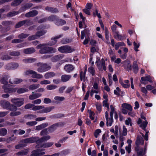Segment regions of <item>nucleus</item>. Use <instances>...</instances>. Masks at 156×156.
<instances>
[{"label":"nucleus","instance_id":"29","mask_svg":"<svg viewBox=\"0 0 156 156\" xmlns=\"http://www.w3.org/2000/svg\"><path fill=\"white\" fill-rule=\"evenodd\" d=\"M66 21L60 19L59 20L58 18L57 20L55 23V24L57 26H62L66 24Z\"/></svg>","mask_w":156,"mask_h":156},{"label":"nucleus","instance_id":"13","mask_svg":"<svg viewBox=\"0 0 156 156\" xmlns=\"http://www.w3.org/2000/svg\"><path fill=\"white\" fill-rule=\"evenodd\" d=\"M146 81H147L150 82H152V79L150 76L147 75L145 77H142L141 78L140 82L141 83L143 84H146L145 82Z\"/></svg>","mask_w":156,"mask_h":156},{"label":"nucleus","instance_id":"35","mask_svg":"<svg viewBox=\"0 0 156 156\" xmlns=\"http://www.w3.org/2000/svg\"><path fill=\"white\" fill-rule=\"evenodd\" d=\"M36 115L33 114H27L25 115L24 118L29 120L34 119L36 118Z\"/></svg>","mask_w":156,"mask_h":156},{"label":"nucleus","instance_id":"27","mask_svg":"<svg viewBox=\"0 0 156 156\" xmlns=\"http://www.w3.org/2000/svg\"><path fill=\"white\" fill-rule=\"evenodd\" d=\"M35 51V49L33 48H30L25 49L24 52L26 54H31Z\"/></svg>","mask_w":156,"mask_h":156},{"label":"nucleus","instance_id":"8","mask_svg":"<svg viewBox=\"0 0 156 156\" xmlns=\"http://www.w3.org/2000/svg\"><path fill=\"white\" fill-rule=\"evenodd\" d=\"M36 138L35 137H32L23 140L21 141V142L22 143H24L25 144H30L34 143L35 142H36Z\"/></svg>","mask_w":156,"mask_h":156},{"label":"nucleus","instance_id":"28","mask_svg":"<svg viewBox=\"0 0 156 156\" xmlns=\"http://www.w3.org/2000/svg\"><path fill=\"white\" fill-rule=\"evenodd\" d=\"M45 9L48 12H50L52 13H56L58 12L57 9L53 8L51 7L47 6L46 7Z\"/></svg>","mask_w":156,"mask_h":156},{"label":"nucleus","instance_id":"14","mask_svg":"<svg viewBox=\"0 0 156 156\" xmlns=\"http://www.w3.org/2000/svg\"><path fill=\"white\" fill-rule=\"evenodd\" d=\"M29 148H27L21 150V151L16 153V154L17 156H23L27 154L30 151Z\"/></svg>","mask_w":156,"mask_h":156},{"label":"nucleus","instance_id":"25","mask_svg":"<svg viewBox=\"0 0 156 156\" xmlns=\"http://www.w3.org/2000/svg\"><path fill=\"white\" fill-rule=\"evenodd\" d=\"M48 126L47 123H44L36 127V130H39L47 127Z\"/></svg>","mask_w":156,"mask_h":156},{"label":"nucleus","instance_id":"3","mask_svg":"<svg viewBox=\"0 0 156 156\" xmlns=\"http://www.w3.org/2000/svg\"><path fill=\"white\" fill-rule=\"evenodd\" d=\"M47 32L46 30H41L36 32L35 34L27 38L29 41L37 39L41 36L44 35Z\"/></svg>","mask_w":156,"mask_h":156},{"label":"nucleus","instance_id":"40","mask_svg":"<svg viewBox=\"0 0 156 156\" xmlns=\"http://www.w3.org/2000/svg\"><path fill=\"white\" fill-rule=\"evenodd\" d=\"M8 109L11 111H16L17 110V107L14 104L12 105L10 104V105L9 106Z\"/></svg>","mask_w":156,"mask_h":156},{"label":"nucleus","instance_id":"45","mask_svg":"<svg viewBox=\"0 0 156 156\" xmlns=\"http://www.w3.org/2000/svg\"><path fill=\"white\" fill-rule=\"evenodd\" d=\"M21 114V112L20 111H13L11 112L10 114V116H14L19 115Z\"/></svg>","mask_w":156,"mask_h":156},{"label":"nucleus","instance_id":"37","mask_svg":"<svg viewBox=\"0 0 156 156\" xmlns=\"http://www.w3.org/2000/svg\"><path fill=\"white\" fill-rule=\"evenodd\" d=\"M28 90L25 88H20L17 89V92L18 93L20 94L27 92Z\"/></svg>","mask_w":156,"mask_h":156},{"label":"nucleus","instance_id":"20","mask_svg":"<svg viewBox=\"0 0 156 156\" xmlns=\"http://www.w3.org/2000/svg\"><path fill=\"white\" fill-rule=\"evenodd\" d=\"M51 138L50 136H49L48 135L46 136H44L40 139H39L38 140H37L36 141V143L38 144L40 143H41L43 142H44L46 141L49 139H50Z\"/></svg>","mask_w":156,"mask_h":156},{"label":"nucleus","instance_id":"6","mask_svg":"<svg viewBox=\"0 0 156 156\" xmlns=\"http://www.w3.org/2000/svg\"><path fill=\"white\" fill-rule=\"evenodd\" d=\"M41 110L38 111L37 112L39 113H46L50 112L52 109L54 108V106H49L45 107L42 106Z\"/></svg>","mask_w":156,"mask_h":156},{"label":"nucleus","instance_id":"10","mask_svg":"<svg viewBox=\"0 0 156 156\" xmlns=\"http://www.w3.org/2000/svg\"><path fill=\"white\" fill-rule=\"evenodd\" d=\"M22 79L17 78H12L9 79V82L12 84H16L22 82Z\"/></svg>","mask_w":156,"mask_h":156},{"label":"nucleus","instance_id":"23","mask_svg":"<svg viewBox=\"0 0 156 156\" xmlns=\"http://www.w3.org/2000/svg\"><path fill=\"white\" fill-rule=\"evenodd\" d=\"M33 4L31 3H26L21 8L22 11H24L27 9L31 7Z\"/></svg>","mask_w":156,"mask_h":156},{"label":"nucleus","instance_id":"39","mask_svg":"<svg viewBox=\"0 0 156 156\" xmlns=\"http://www.w3.org/2000/svg\"><path fill=\"white\" fill-rule=\"evenodd\" d=\"M7 130L6 129L3 128L0 129V136H4L7 134Z\"/></svg>","mask_w":156,"mask_h":156},{"label":"nucleus","instance_id":"24","mask_svg":"<svg viewBox=\"0 0 156 156\" xmlns=\"http://www.w3.org/2000/svg\"><path fill=\"white\" fill-rule=\"evenodd\" d=\"M42 94L40 93H35L31 94L29 96V99L31 100H34L40 97Z\"/></svg>","mask_w":156,"mask_h":156},{"label":"nucleus","instance_id":"34","mask_svg":"<svg viewBox=\"0 0 156 156\" xmlns=\"http://www.w3.org/2000/svg\"><path fill=\"white\" fill-rule=\"evenodd\" d=\"M122 106L124 109H126L130 111H131L132 110L131 106L129 104L124 103L122 105Z\"/></svg>","mask_w":156,"mask_h":156},{"label":"nucleus","instance_id":"31","mask_svg":"<svg viewBox=\"0 0 156 156\" xmlns=\"http://www.w3.org/2000/svg\"><path fill=\"white\" fill-rule=\"evenodd\" d=\"M23 0H15L11 3V5L13 6H16L19 5Z\"/></svg>","mask_w":156,"mask_h":156},{"label":"nucleus","instance_id":"64","mask_svg":"<svg viewBox=\"0 0 156 156\" xmlns=\"http://www.w3.org/2000/svg\"><path fill=\"white\" fill-rule=\"evenodd\" d=\"M34 105L33 104H31L29 103L26 105L25 106L24 108L25 109H29V108H31L33 107Z\"/></svg>","mask_w":156,"mask_h":156},{"label":"nucleus","instance_id":"30","mask_svg":"<svg viewBox=\"0 0 156 156\" xmlns=\"http://www.w3.org/2000/svg\"><path fill=\"white\" fill-rule=\"evenodd\" d=\"M133 67L134 72L135 73H136L138 71V67L136 61H134L133 62Z\"/></svg>","mask_w":156,"mask_h":156},{"label":"nucleus","instance_id":"16","mask_svg":"<svg viewBox=\"0 0 156 156\" xmlns=\"http://www.w3.org/2000/svg\"><path fill=\"white\" fill-rule=\"evenodd\" d=\"M53 144V143L52 142H47L39 146L38 145H37L36 146L35 148H37L39 147L44 148H48L51 147Z\"/></svg>","mask_w":156,"mask_h":156},{"label":"nucleus","instance_id":"49","mask_svg":"<svg viewBox=\"0 0 156 156\" xmlns=\"http://www.w3.org/2000/svg\"><path fill=\"white\" fill-rule=\"evenodd\" d=\"M88 71L92 76L95 75V70L93 67L91 66L89 67L88 69Z\"/></svg>","mask_w":156,"mask_h":156},{"label":"nucleus","instance_id":"42","mask_svg":"<svg viewBox=\"0 0 156 156\" xmlns=\"http://www.w3.org/2000/svg\"><path fill=\"white\" fill-rule=\"evenodd\" d=\"M24 24H25V23H24V20L20 21L18 22V23H17L16 24L15 26V28H19Z\"/></svg>","mask_w":156,"mask_h":156},{"label":"nucleus","instance_id":"54","mask_svg":"<svg viewBox=\"0 0 156 156\" xmlns=\"http://www.w3.org/2000/svg\"><path fill=\"white\" fill-rule=\"evenodd\" d=\"M107 122L106 125L107 126H108V125H109L110 126H111L112 122H113V118H110L108 119V118L106 119Z\"/></svg>","mask_w":156,"mask_h":156},{"label":"nucleus","instance_id":"52","mask_svg":"<svg viewBox=\"0 0 156 156\" xmlns=\"http://www.w3.org/2000/svg\"><path fill=\"white\" fill-rule=\"evenodd\" d=\"M16 138V136H14V135H12L11 136L7 139V142H10L12 141L15 140Z\"/></svg>","mask_w":156,"mask_h":156},{"label":"nucleus","instance_id":"53","mask_svg":"<svg viewBox=\"0 0 156 156\" xmlns=\"http://www.w3.org/2000/svg\"><path fill=\"white\" fill-rule=\"evenodd\" d=\"M12 69H17L19 66L18 63L16 62L11 63Z\"/></svg>","mask_w":156,"mask_h":156},{"label":"nucleus","instance_id":"21","mask_svg":"<svg viewBox=\"0 0 156 156\" xmlns=\"http://www.w3.org/2000/svg\"><path fill=\"white\" fill-rule=\"evenodd\" d=\"M144 143V140L143 138L141 136H138L136 142V145H138L140 144H143Z\"/></svg>","mask_w":156,"mask_h":156},{"label":"nucleus","instance_id":"56","mask_svg":"<svg viewBox=\"0 0 156 156\" xmlns=\"http://www.w3.org/2000/svg\"><path fill=\"white\" fill-rule=\"evenodd\" d=\"M65 98L63 97L55 96L54 97V99L56 101H62L65 100Z\"/></svg>","mask_w":156,"mask_h":156},{"label":"nucleus","instance_id":"41","mask_svg":"<svg viewBox=\"0 0 156 156\" xmlns=\"http://www.w3.org/2000/svg\"><path fill=\"white\" fill-rule=\"evenodd\" d=\"M125 66L129 70L132 69L131 65L130 64V62L129 61H126L125 62Z\"/></svg>","mask_w":156,"mask_h":156},{"label":"nucleus","instance_id":"36","mask_svg":"<svg viewBox=\"0 0 156 156\" xmlns=\"http://www.w3.org/2000/svg\"><path fill=\"white\" fill-rule=\"evenodd\" d=\"M46 18L47 20L50 21H56L57 19H58V17L56 16L52 15Z\"/></svg>","mask_w":156,"mask_h":156},{"label":"nucleus","instance_id":"38","mask_svg":"<svg viewBox=\"0 0 156 156\" xmlns=\"http://www.w3.org/2000/svg\"><path fill=\"white\" fill-rule=\"evenodd\" d=\"M19 12L18 11H13L9 12L6 15L8 17H10L18 14Z\"/></svg>","mask_w":156,"mask_h":156},{"label":"nucleus","instance_id":"51","mask_svg":"<svg viewBox=\"0 0 156 156\" xmlns=\"http://www.w3.org/2000/svg\"><path fill=\"white\" fill-rule=\"evenodd\" d=\"M25 26H28L33 24V23L32 21L29 20H24Z\"/></svg>","mask_w":156,"mask_h":156},{"label":"nucleus","instance_id":"50","mask_svg":"<svg viewBox=\"0 0 156 156\" xmlns=\"http://www.w3.org/2000/svg\"><path fill=\"white\" fill-rule=\"evenodd\" d=\"M62 58V57L60 55H56L53 57L51 58V60L53 62H55Z\"/></svg>","mask_w":156,"mask_h":156},{"label":"nucleus","instance_id":"33","mask_svg":"<svg viewBox=\"0 0 156 156\" xmlns=\"http://www.w3.org/2000/svg\"><path fill=\"white\" fill-rule=\"evenodd\" d=\"M39 87L40 85L39 84H33L30 85L28 88L30 90H33L39 88Z\"/></svg>","mask_w":156,"mask_h":156},{"label":"nucleus","instance_id":"61","mask_svg":"<svg viewBox=\"0 0 156 156\" xmlns=\"http://www.w3.org/2000/svg\"><path fill=\"white\" fill-rule=\"evenodd\" d=\"M51 83L50 81L48 80H45L41 81L40 82V84L41 85L49 84Z\"/></svg>","mask_w":156,"mask_h":156},{"label":"nucleus","instance_id":"4","mask_svg":"<svg viewBox=\"0 0 156 156\" xmlns=\"http://www.w3.org/2000/svg\"><path fill=\"white\" fill-rule=\"evenodd\" d=\"M58 50L61 53H71L75 50L69 46L65 45L59 47Z\"/></svg>","mask_w":156,"mask_h":156},{"label":"nucleus","instance_id":"26","mask_svg":"<svg viewBox=\"0 0 156 156\" xmlns=\"http://www.w3.org/2000/svg\"><path fill=\"white\" fill-rule=\"evenodd\" d=\"M55 76V74L53 72H49L46 73L44 75V77L46 79H48Z\"/></svg>","mask_w":156,"mask_h":156},{"label":"nucleus","instance_id":"44","mask_svg":"<svg viewBox=\"0 0 156 156\" xmlns=\"http://www.w3.org/2000/svg\"><path fill=\"white\" fill-rule=\"evenodd\" d=\"M57 87V86L53 84H50L47 86L46 88L48 90H54Z\"/></svg>","mask_w":156,"mask_h":156},{"label":"nucleus","instance_id":"12","mask_svg":"<svg viewBox=\"0 0 156 156\" xmlns=\"http://www.w3.org/2000/svg\"><path fill=\"white\" fill-rule=\"evenodd\" d=\"M38 13V12L36 10H32L27 13L25 16L27 18L33 17L37 15Z\"/></svg>","mask_w":156,"mask_h":156},{"label":"nucleus","instance_id":"47","mask_svg":"<svg viewBox=\"0 0 156 156\" xmlns=\"http://www.w3.org/2000/svg\"><path fill=\"white\" fill-rule=\"evenodd\" d=\"M89 32V30L87 29H85L81 31V39H83L85 37V34L88 33Z\"/></svg>","mask_w":156,"mask_h":156},{"label":"nucleus","instance_id":"55","mask_svg":"<svg viewBox=\"0 0 156 156\" xmlns=\"http://www.w3.org/2000/svg\"><path fill=\"white\" fill-rule=\"evenodd\" d=\"M37 123V122L36 121H32L26 122V124L27 126H33L36 125Z\"/></svg>","mask_w":156,"mask_h":156},{"label":"nucleus","instance_id":"1","mask_svg":"<svg viewBox=\"0 0 156 156\" xmlns=\"http://www.w3.org/2000/svg\"><path fill=\"white\" fill-rule=\"evenodd\" d=\"M46 44H40L37 46V49H40L39 52L41 54L52 53L56 51V49L52 47H48Z\"/></svg>","mask_w":156,"mask_h":156},{"label":"nucleus","instance_id":"11","mask_svg":"<svg viewBox=\"0 0 156 156\" xmlns=\"http://www.w3.org/2000/svg\"><path fill=\"white\" fill-rule=\"evenodd\" d=\"M0 105L3 108L8 109L10 105V103L7 101L2 100L0 101Z\"/></svg>","mask_w":156,"mask_h":156},{"label":"nucleus","instance_id":"15","mask_svg":"<svg viewBox=\"0 0 156 156\" xmlns=\"http://www.w3.org/2000/svg\"><path fill=\"white\" fill-rule=\"evenodd\" d=\"M105 62L104 59L103 58L101 59V62L97 63V66L99 69L101 70L102 69V68L104 70H106V68L105 66Z\"/></svg>","mask_w":156,"mask_h":156},{"label":"nucleus","instance_id":"57","mask_svg":"<svg viewBox=\"0 0 156 156\" xmlns=\"http://www.w3.org/2000/svg\"><path fill=\"white\" fill-rule=\"evenodd\" d=\"M57 42V40H55L53 38H52L51 41L48 42V45L50 46L54 45Z\"/></svg>","mask_w":156,"mask_h":156},{"label":"nucleus","instance_id":"5","mask_svg":"<svg viewBox=\"0 0 156 156\" xmlns=\"http://www.w3.org/2000/svg\"><path fill=\"white\" fill-rule=\"evenodd\" d=\"M11 101L13 104L19 107L23 104L24 99L23 98H16L12 99Z\"/></svg>","mask_w":156,"mask_h":156},{"label":"nucleus","instance_id":"9","mask_svg":"<svg viewBox=\"0 0 156 156\" xmlns=\"http://www.w3.org/2000/svg\"><path fill=\"white\" fill-rule=\"evenodd\" d=\"M75 69V67L73 65L70 64L66 65L64 68V69L67 73H70Z\"/></svg>","mask_w":156,"mask_h":156},{"label":"nucleus","instance_id":"7","mask_svg":"<svg viewBox=\"0 0 156 156\" xmlns=\"http://www.w3.org/2000/svg\"><path fill=\"white\" fill-rule=\"evenodd\" d=\"M44 149H39L36 150H34L31 152L30 156H40L45 154L44 152L42 151Z\"/></svg>","mask_w":156,"mask_h":156},{"label":"nucleus","instance_id":"22","mask_svg":"<svg viewBox=\"0 0 156 156\" xmlns=\"http://www.w3.org/2000/svg\"><path fill=\"white\" fill-rule=\"evenodd\" d=\"M119 82L122 86L125 88H127L130 87V84L128 83L129 81L128 80H126L124 81V82L126 83L125 84L121 80H119Z\"/></svg>","mask_w":156,"mask_h":156},{"label":"nucleus","instance_id":"58","mask_svg":"<svg viewBox=\"0 0 156 156\" xmlns=\"http://www.w3.org/2000/svg\"><path fill=\"white\" fill-rule=\"evenodd\" d=\"M26 146V145L22 144H18L16 145L15 147L16 149H20L23 147H25Z\"/></svg>","mask_w":156,"mask_h":156},{"label":"nucleus","instance_id":"32","mask_svg":"<svg viewBox=\"0 0 156 156\" xmlns=\"http://www.w3.org/2000/svg\"><path fill=\"white\" fill-rule=\"evenodd\" d=\"M9 77L8 76H5L4 77L2 78L1 80V83L4 85H7L8 83V79Z\"/></svg>","mask_w":156,"mask_h":156},{"label":"nucleus","instance_id":"63","mask_svg":"<svg viewBox=\"0 0 156 156\" xmlns=\"http://www.w3.org/2000/svg\"><path fill=\"white\" fill-rule=\"evenodd\" d=\"M48 129H44L42 130L40 133V134L41 135H46L48 134Z\"/></svg>","mask_w":156,"mask_h":156},{"label":"nucleus","instance_id":"62","mask_svg":"<svg viewBox=\"0 0 156 156\" xmlns=\"http://www.w3.org/2000/svg\"><path fill=\"white\" fill-rule=\"evenodd\" d=\"M2 59L4 60H8L12 58L8 55H5L2 56Z\"/></svg>","mask_w":156,"mask_h":156},{"label":"nucleus","instance_id":"18","mask_svg":"<svg viewBox=\"0 0 156 156\" xmlns=\"http://www.w3.org/2000/svg\"><path fill=\"white\" fill-rule=\"evenodd\" d=\"M71 76L69 75L64 74L61 76V81L63 82H66L69 81L71 79Z\"/></svg>","mask_w":156,"mask_h":156},{"label":"nucleus","instance_id":"43","mask_svg":"<svg viewBox=\"0 0 156 156\" xmlns=\"http://www.w3.org/2000/svg\"><path fill=\"white\" fill-rule=\"evenodd\" d=\"M9 55L13 56H16L20 55V52L17 51H14L10 52Z\"/></svg>","mask_w":156,"mask_h":156},{"label":"nucleus","instance_id":"46","mask_svg":"<svg viewBox=\"0 0 156 156\" xmlns=\"http://www.w3.org/2000/svg\"><path fill=\"white\" fill-rule=\"evenodd\" d=\"M30 34H28L22 33L18 36V37L20 39L25 38L28 36Z\"/></svg>","mask_w":156,"mask_h":156},{"label":"nucleus","instance_id":"60","mask_svg":"<svg viewBox=\"0 0 156 156\" xmlns=\"http://www.w3.org/2000/svg\"><path fill=\"white\" fill-rule=\"evenodd\" d=\"M143 151V148H140V150L137 152V155L139 156H143L144 155V152Z\"/></svg>","mask_w":156,"mask_h":156},{"label":"nucleus","instance_id":"17","mask_svg":"<svg viewBox=\"0 0 156 156\" xmlns=\"http://www.w3.org/2000/svg\"><path fill=\"white\" fill-rule=\"evenodd\" d=\"M60 125L61 124L60 123H57L52 125L48 128V131L50 133L52 132Z\"/></svg>","mask_w":156,"mask_h":156},{"label":"nucleus","instance_id":"19","mask_svg":"<svg viewBox=\"0 0 156 156\" xmlns=\"http://www.w3.org/2000/svg\"><path fill=\"white\" fill-rule=\"evenodd\" d=\"M37 61V59L34 58H25L23 61L25 63H30L35 62Z\"/></svg>","mask_w":156,"mask_h":156},{"label":"nucleus","instance_id":"59","mask_svg":"<svg viewBox=\"0 0 156 156\" xmlns=\"http://www.w3.org/2000/svg\"><path fill=\"white\" fill-rule=\"evenodd\" d=\"M120 91L121 90L119 88L117 87L116 88V90H114V93L116 95H120Z\"/></svg>","mask_w":156,"mask_h":156},{"label":"nucleus","instance_id":"48","mask_svg":"<svg viewBox=\"0 0 156 156\" xmlns=\"http://www.w3.org/2000/svg\"><path fill=\"white\" fill-rule=\"evenodd\" d=\"M148 122L147 121L145 120V121L142 123L140 125V126L142 128L144 129H145V128L147 127V124Z\"/></svg>","mask_w":156,"mask_h":156},{"label":"nucleus","instance_id":"2","mask_svg":"<svg viewBox=\"0 0 156 156\" xmlns=\"http://www.w3.org/2000/svg\"><path fill=\"white\" fill-rule=\"evenodd\" d=\"M36 65L38 67L37 70L40 73L48 71L51 68V66L49 64L43 62H38Z\"/></svg>","mask_w":156,"mask_h":156}]
</instances>
